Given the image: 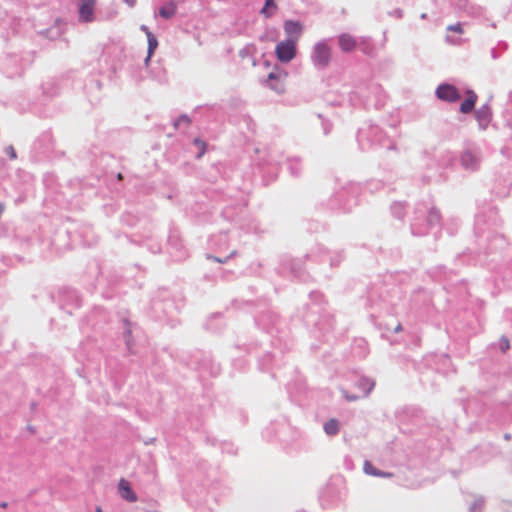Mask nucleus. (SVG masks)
Wrapping results in <instances>:
<instances>
[{
    "label": "nucleus",
    "mask_w": 512,
    "mask_h": 512,
    "mask_svg": "<svg viewBox=\"0 0 512 512\" xmlns=\"http://www.w3.org/2000/svg\"><path fill=\"white\" fill-rule=\"evenodd\" d=\"M338 45L343 52L349 53L357 48V41L352 35L344 33L339 35Z\"/></svg>",
    "instance_id": "nucleus-6"
},
{
    "label": "nucleus",
    "mask_w": 512,
    "mask_h": 512,
    "mask_svg": "<svg viewBox=\"0 0 512 512\" xmlns=\"http://www.w3.org/2000/svg\"><path fill=\"white\" fill-rule=\"evenodd\" d=\"M175 13H176V6L174 4H169V5L163 6L159 10L160 16L165 19L171 18L172 16L175 15Z\"/></svg>",
    "instance_id": "nucleus-17"
},
{
    "label": "nucleus",
    "mask_w": 512,
    "mask_h": 512,
    "mask_svg": "<svg viewBox=\"0 0 512 512\" xmlns=\"http://www.w3.org/2000/svg\"><path fill=\"white\" fill-rule=\"evenodd\" d=\"M401 329H402V327H401V325L399 324V325H397V327L395 328V331H396V332H399V331H401Z\"/></svg>",
    "instance_id": "nucleus-27"
},
{
    "label": "nucleus",
    "mask_w": 512,
    "mask_h": 512,
    "mask_svg": "<svg viewBox=\"0 0 512 512\" xmlns=\"http://www.w3.org/2000/svg\"><path fill=\"white\" fill-rule=\"evenodd\" d=\"M436 95L439 99L454 102L459 99L460 94L456 87L449 84L440 85L436 90Z\"/></svg>",
    "instance_id": "nucleus-4"
},
{
    "label": "nucleus",
    "mask_w": 512,
    "mask_h": 512,
    "mask_svg": "<svg viewBox=\"0 0 512 512\" xmlns=\"http://www.w3.org/2000/svg\"><path fill=\"white\" fill-rule=\"evenodd\" d=\"M209 258H211L214 261L219 262V263H225L226 262V259L223 260V259H220L218 257H211V256H209Z\"/></svg>",
    "instance_id": "nucleus-24"
},
{
    "label": "nucleus",
    "mask_w": 512,
    "mask_h": 512,
    "mask_svg": "<svg viewBox=\"0 0 512 512\" xmlns=\"http://www.w3.org/2000/svg\"><path fill=\"white\" fill-rule=\"evenodd\" d=\"M129 6H134L136 3V0H124Z\"/></svg>",
    "instance_id": "nucleus-25"
},
{
    "label": "nucleus",
    "mask_w": 512,
    "mask_h": 512,
    "mask_svg": "<svg viewBox=\"0 0 512 512\" xmlns=\"http://www.w3.org/2000/svg\"><path fill=\"white\" fill-rule=\"evenodd\" d=\"M476 119L479 124L485 128L490 120V111L488 107H481L475 113Z\"/></svg>",
    "instance_id": "nucleus-10"
},
{
    "label": "nucleus",
    "mask_w": 512,
    "mask_h": 512,
    "mask_svg": "<svg viewBox=\"0 0 512 512\" xmlns=\"http://www.w3.org/2000/svg\"><path fill=\"white\" fill-rule=\"evenodd\" d=\"M94 0H80L79 18L83 22H91L94 20Z\"/></svg>",
    "instance_id": "nucleus-5"
},
{
    "label": "nucleus",
    "mask_w": 512,
    "mask_h": 512,
    "mask_svg": "<svg viewBox=\"0 0 512 512\" xmlns=\"http://www.w3.org/2000/svg\"><path fill=\"white\" fill-rule=\"evenodd\" d=\"M461 162L466 168H474L477 164V158L472 152H464L461 156Z\"/></svg>",
    "instance_id": "nucleus-12"
},
{
    "label": "nucleus",
    "mask_w": 512,
    "mask_h": 512,
    "mask_svg": "<svg viewBox=\"0 0 512 512\" xmlns=\"http://www.w3.org/2000/svg\"><path fill=\"white\" fill-rule=\"evenodd\" d=\"M117 179H118V180H122V179H123V175H122V173H118V174H117Z\"/></svg>",
    "instance_id": "nucleus-26"
},
{
    "label": "nucleus",
    "mask_w": 512,
    "mask_h": 512,
    "mask_svg": "<svg viewBox=\"0 0 512 512\" xmlns=\"http://www.w3.org/2000/svg\"><path fill=\"white\" fill-rule=\"evenodd\" d=\"M357 46H359V48L361 49V51L368 55V56H373L374 55V46L370 43L369 40L367 39H362L359 44H357Z\"/></svg>",
    "instance_id": "nucleus-16"
},
{
    "label": "nucleus",
    "mask_w": 512,
    "mask_h": 512,
    "mask_svg": "<svg viewBox=\"0 0 512 512\" xmlns=\"http://www.w3.org/2000/svg\"><path fill=\"white\" fill-rule=\"evenodd\" d=\"M141 30L146 34V37H148V33H152L145 25L141 26Z\"/></svg>",
    "instance_id": "nucleus-23"
},
{
    "label": "nucleus",
    "mask_w": 512,
    "mask_h": 512,
    "mask_svg": "<svg viewBox=\"0 0 512 512\" xmlns=\"http://www.w3.org/2000/svg\"><path fill=\"white\" fill-rule=\"evenodd\" d=\"M118 491L120 496L129 502H136L138 499L137 495L132 490L130 483L126 479H121L119 481Z\"/></svg>",
    "instance_id": "nucleus-7"
},
{
    "label": "nucleus",
    "mask_w": 512,
    "mask_h": 512,
    "mask_svg": "<svg viewBox=\"0 0 512 512\" xmlns=\"http://www.w3.org/2000/svg\"><path fill=\"white\" fill-rule=\"evenodd\" d=\"M96 512H103V511H102L101 507H97Z\"/></svg>",
    "instance_id": "nucleus-28"
},
{
    "label": "nucleus",
    "mask_w": 512,
    "mask_h": 512,
    "mask_svg": "<svg viewBox=\"0 0 512 512\" xmlns=\"http://www.w3.org/2000/svg\"><path fill=\"white\" fill-rule=\"evenodd\" d=\"M312 60H313V63L318 67L328 66L331 61L330 47L326 43H323V42L317 43L314 46Z\"/></svg>",
    "instance_id": "nucleus-3"
},
{
    "label": "nucleus",
    "mask_w": 512,
    "mask_h": 512,
    "mask_svg": "<svg viewBox=\"0 0 512 512\" xmlns=\"http://www.w3.org/2000/svg\"><path fill=\"white\" fill-rule=\"evenodd\" d=\"M477 101V95L473 91L467 92V98L464 102H462L460 106V111L464 114L470 113Z\"/></svg>",
    "instance_id": "nucleus-9"
},
{
    "label": "nucleus",
    "mask_w": 512,
    "mask_h": 512,
    "mask_svg": "<svg viewBox=\"0 0 512 512\" xmlns=\"http://www.w3.org/2000/svg\"><path fill=\"white\" fill-rule=\"evenodd\" d=\"M295 40L281 41L276 45L275 54L280 62L288 63L296 56Z\"/></svg>",
    "instance_id": "nucleus-1"
},
{
    "label": "nucleus",
    "mask_w": 512,
    "mask_h": 512,
    "mask_svg": "<svg viewBox=\"0 0 512 512\" xmlns=\"http://www.w3.org/2000/svg\"><path fill=\"white\" fill-rule=\"evenodd\" d=\"M324 430L328 435H336L339 431V424L336 419H330L324 425Z\"/></svg>",
    "instance_id": "nucleus-15"
},
{
    "label": "nucleus",
    "mask_w": 512,
    "mask_h": 512,
    "mask_svg": "<svg viewBox=\"0 0 512 512\" xmlns=\"http://www.w3.org/2000/svg\"><path fill=\"white\" fill-rule=\"evenodd\" d=\"M284 29L286 34L289 36L287 40H295V43H297L302 32L301 25L298 22L286 21Z\"/></svg>",
    "instance_id": "nucleus-8"
},
{
    "label": "nucleus",
    "mask_w": 512,
    "mask_h": 512,
    "mask_svg": "<svg viewBox=\"0 0 512 512\" xmlns=\"http://www.w3.org/2000/svg\"><path fill=\"white\" fill-rule=\"evenodd\" d=\"M448 30L457 32V33H462V26H461V24L457 23V24L448 26Z\"/></svg>",
    "instance_id": "nucleus-19"
},
{
    "label": "nucleus",
    "mask_w": 512,
    "mask_h": 512,
    "mask_svg": "<svg viewBox=\"0 0 512 512\" xmlns=\"http://www.w3.org/2000/svg\"><path fill=\"white\" fill-rule=\"evenodd\" d=\"M510 348V343H509V340L508 339H504L502 341V345H501V349L502 351H506Z\"/></svg>",
    "instance_id": "nucleus-21"
},
{
    "label": "nucleus",
    "mask_w": 512,
    "mask_h": 512,
    "mask_svg": "<svg viewBox=\"0 0 512 512\" xmlns=\"http://www.w3.org/2000/svg\"><path fill=\"white\" fill-rule=\"evenodd\" d=\"M147 41H148V54H147V57L145 60L146 63L150 60V58L154 54L156 48L158 47L157 38L155 37V35L153 33H148Z\"/></svg>",
    "instance_id": "nucleus-13"
},
{
    "label": "nucleus",
    "mask_w": 512,
    "mask_h": 512,
    "mask_svg": "<svg viewBox=\"0 0 512 512\" xmlns=\"http://www.w3.org/2000/svg\"><path fill=\"white\" fill-rule=\"evenodd\" d=\"M185 123V124H189L190 123V120L187 116H181L177 122H176V126L179 125L180 123Z\"/></svg>",
    "instance_id": "nucleus-20"
},
{
    "label": "nucleus",
    "mask_w": 512,
    "mask_h": 512,
    "mask_svg": "<svg viewBox=\"0 0 512 512\" xmlns=\"http://www.w3.org/2000/svg\"><path fill=\"white\" fill-rule=\"evenodd\" d=\"M287 72L277 69L274 72H271L266 80L267 86L274 90L278 94H282L286 90V80H287Z\"/></svg>",
    "instance_id": "nucleus-2"
},
{
    "label": "nucleus",
    "mask_w": 512,
    "mask_h": 512,
    "mask_svg": "<svg viewBox=\"0 0 512 512\" xmlns=\"http://www.w3.org/2000/svg\"><path fill=\"white\" fill-rule=\"evenodd\" d=\"M363 470L366 474L368 475H372V476H378V477H391L392 474L391 473H387V472H381L379 470H377L371 462L369 461H365L364 462V465H363Z\"/></svg>",
    "instance_id": "nucleus-11"
},
{
    "label": "nucleus",
    "mask_w": 512,
    "mask_h": 512,
    "mask_svg": "<svg viewBox=\"0 0 512 512\" xmlns=\"http://www.w3.org/2000/svg\"><path fill=\"white\" fill-rule=\"evenodd\" d=\"M7 153L10 156L11 159H15L16 158V152H15V150H14V148L12 146H10L7 149Z\"/></svg>",
    "instance_id": "nucleus-22"
},
{
    "label": "nucleus",
    "mask_w": 512,
    "mask_h": 512,
    "mask_svg": "<svg viewBox=\"0 0 512 512\" xmlns=\"http://www.w3.org/2000/svg\"><path fill=\"white\" fill-rule=\"evenodd\" d=\"M277 9V5L275 4V0H266L265 5L261 10V14L266 18L271 17Z\"/></svg>",
    "instance_id": "nucleus-14"
},
{
    "label": "nucleus",
    "mask_w": 512,
    "mask_h": 512,
    "mask_svg": "<svg viewBox=\"0 0 512 512\" xmlns=\"http://www.w3.org/2000/svg\"><path fill=\"white\" fill-rule=\"evenodd\" d=\"M194 145L198 148L197 157H202L206 152V143L198 138L194 140Z\"/></svg>",
    "instance_id": "nucleus-18"
}]
</instances>
